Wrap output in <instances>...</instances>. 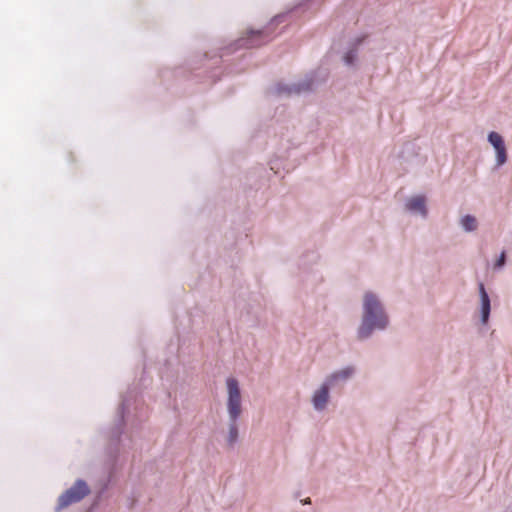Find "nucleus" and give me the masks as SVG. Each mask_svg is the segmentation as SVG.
Segmentation results:
<instances>
[{
	"mask_svg": "<svg viewBox=\"0 0 512 512\" xmlns=\"http://www.w3.org/2000/svg\"><path fill=\"white\" fill-rule=\"evenodd\" d=\"M391 325L390 316L382 297L366 291L361 300L360 321L356 329V339L367 341L375 333L385 332Z\"/></svg>",
	"mask_w": 512,
	"mask_h": 512,
	"instance_id": "obj_1",
	"label": "nucleus"
},
{
	"mask_svg": "<svg viewBox=\"0 0 512 512\" xmlns=\"http://www.w3.org/2000/svg\"><path fill=\"white\" fill-rule=\"evenodd\" d=\"M227 387V413H228V434L226 438L227 445L233 448L238 441L237 420L242 412V399L239 382L233 377L226 380Z\"/></svg>",
	"mask_w": 512,
	"mask_h": 512,
	"instance_id": "obj_2",
	"label": "nucleus"
},
{
	"mask_svg": "<svg viewBox=\"0 0 512 512\" xmlns=\"http://www.w3.org/2000/svg\"><path fill=\"white\" fill-rule=\"evenodd\" d=\"M326 77L327 74L325 72H322L321 78H318L317 73H311L297 82L277 83L270 93L281 98L307 94L315 90L320 83L324 82Z\"/></svg>",
	"mask_w": 512,
	"mask_h": 512,
	"instance_id": "obj_3",
	"label": "nucleus"
},
{
	"mask_svg": "<svg viewBox=\"0 0 512 512\" xmlns=\"http://www.w3.org/2000/svg\"><path fill=\"white\" fill-rule=\"evenodd\" d=\"M90 493V488L82 479H77L75 483L58 498L56 510H61L71 504L80 502Z\"/></svg>",
	"mask_w": 512,
	"mask_h": 512,
	"instance_id": "obj_4",
	"label": "nucleus"
},
{
	"mask_svg": "<svg viewBox=\"0 0 512 512\" xmlns=\"http://www.w3.org/2000/svg\"><path fill=\"white\" fill-rule=\"evenodd\" d=\"M356 368L352 365L342 367L329 373L323 380V382L331 389L343 388L355 375Z\"/></svg>",
	"mask_w": 512,
	"mask_h": 512,
	"instance_id": "obj_5",
	"label": "nucleus"
},
{
	"mask_svg": "<svg viewBox=\"0 0 512 512\" xmlns=\"http://www.w3.org/2000/svg\"><path fill=\"white\" fill-rule=\"evenodd\" d=\"M331 389L322 381V383L313 391L311 395V405L316 412H323L330 402Z\"/></svg>",
	"mask_w": 512,
	"mask_h": 512,
	"instance_id": "obj_6",
	"label": "nucleus"
},
{
	"mask_svg": "<svg viewBox=\"0 0 512 512\" xmlns=\"http://www.w3.org/2000/svg\"><path fill=\"white\" fill-rule=\"evenodd\" d=\"M478 293H479V314H480V322L482 325H486L489 321L490 312H491V300L488 292L482 282L478 284Z\"/></svg>",
	"mask_w": 512,
	"mask_h": 512,
	"instance_id": "obj_7",
	"label": "nucleus"
},
{
	"mask_svg": "<svg viewBox=\"0 0 512 512\" xmlns=\"http://www.w3.org/2000/svg\"><path fill=\"white\" fill-rule=\"evenodd\" d=\"M488 142L493 146L496 152V165L502 166L507 161V152L503 137L497 132L488 134Z\"/></svg>",
	"mask_w": 512,
	"mask_h": 512,
	"instance_id": "obj_8",
	"label": "nucleus"
},
{
	"mask_svg": "<svg viewBox=\"0 0 512 512\" xmlns=\"http://www.w3.org/2000/svg\"><path fill=\"white\" fill-rule=\"evenodd\" d=\"M405 209L411 214L419 215L424 219L428 215L426 199L423 195H416L408 198L405 202Z\"/></svg>",
	"mask_w": 512,
	"mask_h": 512,
	"instance_id": "obj_9",
	"label": "nucleus"
},
{
	"mask_svg": "<svg viewBox=\"0 0 512 512\" xmlns=\"http://www.w3.org/2000/svg\"><path fill=\"white\" fill-rule=\"evenodd\" d=\"M267 36V30H254L251 29L247 32V37H243L237 41L238 47L253 48L261 45Z\"/></svg>",
	"mask_w": 512,
	"mask_h": 512,
	"instance_id": "obj_10",
	"label": "nucleus"
},
{
	"mask_svg": "<svg viewBox=\"0 0 512 512\" xmlns=\"http://www.w3.org/2000/svg\"><path fill=\"white\" fill-rule=\"evenodd\" d=\"M362 39L357 38L354 42H352L343 55V62L348 67H356V62L358 59L359 47L361 45Z\"/></svg>",
	"mask_w": 512,
	"mask_h": 512,
	"instance_id": "obj_11",
	"label": "nucleus"
},
{
	"mask_svg": "<svg viewBox=\"0 0 512 512\" xmlns=\"http://www.w3.org/2000/svg\"><path fill=\"white\" fill-rule=\"evenodd\" d=\"M459 225L466 233H471L477 230L478 221L475 216L467 214L459 219Z\"/></svg>",
	"mask_w": 512,
	"mask_h": 512,
	"instance_id": "obj_12",
	"label": "nucleus"
},
{
	"mask_svg": "<svg viewBox=\"0 0 512 512\" xmlns=\"http://www.w3.org/2000/svg\"><path fill=\"white\" fill-rule=\"evenodd\" d=\"M302 279L307 284L315 285L322 281V276L320 275L318 270L311 269L309 273L303 272Z\"/></svg>",
	"mask_w": 512,
	"mask_h": 512,
	"instance_id": "obj_13",
	"label": "nucleus"
},
{
	"mask_svg": "<svg viewBox=\"0 0 512 512\" xmlns=\"http://www.w3.org/2000/svg\"><path fill=\"white\" fill-rule=\"evenodd\" d=\"M505 265H506V252L502 251L501 254L499 255L498 259L494 262L493 269L499 271V270L503 269Z\"/></svg>",
	"mask_w": 512,
	"mask_h": 512,
	"instance_id": "obj_14",
	"label": "nucleus"
},
{
	"mask_svg": "<svg viewBox=\"0 0 512 512\" xmlns=\"http://www.w3.org/2000/svg\"><path fill=\"white\" fill-rule=\"evenodd\" d=\"M125 409H126V402H125V400H123L121 405H120V407H119V410H118L121 423L123 422Z\"/></svg>",
	"mask_w": 512,
	"mask_h": 512,
	"instance_id": "obj_15",
	"label": "nucleus"
},
{
	"mask_svg": "<svg viewBox=\"0 0 512 512\" xmlns=\"http://www.w3.org/2000/svg\"><path fill=\"white\" fill-rule=\"evenodd\" d=\"M282 18H283V15H277L274 17V19L272 21L279 23L282 20Z\"/></svg>",
	"mask_w": 512,
	"mask_h": 512,
	"instance_id": "obj_16",
	"label": "nucleus"
},
{
	"mask_svg": "<svg viewBox=\"0 0 512 512\" xmlns=\"http://www.w3.org/2000/svg\"><path fill=\"white\" fill-rule=\"evenodd\" d=\"M120 433H121V431L117 428V430L113 432V435H112L113 438L118 439L120 436Z\"/></svg>",
	"mask_w": 512,
	"mask_h": 512,
	"instance_id": "obj_17",
	"label": "nucleus"
},
{
	"mask_svg": "<svg viewBox=\"0 0 512 512\" xmlns=\"http://www.w3.org/2000/svg\"><path fill=\"white\" fill-rule=\"evenodd\" d=\"M505 512H512V504L506 508Z\"/></svg>",
	"mask_w": 512,
	"mask_h": 512,
	"instance_id": "obj_18",
	"label": "nucleus"
},
{
	"mask_svg": "<svg viewBox=\"0 0 512 512\" xmlns=\"http://www.w3.org/2000/svg\"><path fill=\"white\" fill-rule=\"evenodd\" d=\"M309 503H310V499L309 498L304 501V504H309Z\"/></svg>",
	"mask_w": 512,
	"mask_h": 512,
	"instance_id": "obj_19",
	"label": "nucleus"
}]
</instances>
